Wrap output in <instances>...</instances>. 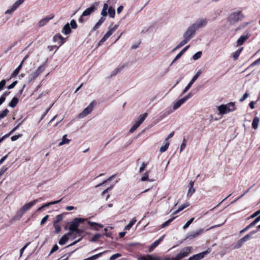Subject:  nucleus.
Masks as SVG:
<instances>
[{
    "instance_id": "obj_1",
    "label": "nucleus",
    "mask_w": 260,
    "mask_h": 260,
    "mask_svg": "<svg viewBox=\"0 0 260 260\" xmlns=\"http://www.w3.org/2000/svg\"><path fill=\"white\" fill-rule=\"evenodd\" d=\"M38 202V200H35L31 202L27 203L24 205L16 213L13 217V220H19L23 216L24 214L28 211L36 203Z\"/></svg>"
},
{
    "instance_id": "obj_2",
    "label": "nucleus",
    "mask_w": 260,
    "mask_h": 260,
    "mask_svg": "<svg viewBox=\"0 0 260 260\" xmlns=\"http://www.w3.org/2000/svg\"><path fill=\"white\" fill-rule=\"evenodd\" d=\"M244 18L241 11H237L230 13L227 18V21L231 24H235Z\"/></svg>"
},
{
    "instance_id": "obj_3",
    "label": "nucleus",
    "mask_w": 260,
    "mask_h": 260,
    "mask_svg": "<svg viewBox=\"0 0 260 260\" xmlns=\"http://www.w3.org/2000/svg\"><path fill=\"white\" fill-rule=\"evenodd\" d=\"M219 112L221 114H226L235 110V104L231 102L227 105H221L218 107Z\"/></svg>"
},
{
    "instance_id": "obj_4",
    "label": "nucleus",
    "mask_w": 260,
    "mask_h": 260,
    "mask_svg": "<svg viewBox=\"0 0 260 260\" xmlns=\"http://www.w3.org/2000/svg\"><path fill=\"white\" fill-rule=\"evenodd\" d=\"M208 22V20L206 18H199L191 25L197 30L205 27L207 25Z\"/></svg>"
},
{
    "instance_id": "obj_5",
    "label": "nucleus",
    "mask_w": 260,
    "mask_h": 260,
    "mask_svg": "<svg viewBox=\"0 0 260 260\" xmlns=\"http://www.w3.org/2000/svg\"><path fill=\"white\" fill-rule=\"evenodd\" d=\"M147 113H145L140 116L138 119L135 122V124L131 128L130 133H133L140 125L142 123L147 116Z\"/></svg>"
},
{
    "instance_id": "obj_6",
    "label": "nucleus",
    "mask_w": 260,
    "mask_h": 260,
    "mask_svg": "<svg viewBox=\"0 0 260 260\" xmlns=\"http://www.w3.org/2000/svg\"><path fill=\"white\" fill-rule=\"evenodd\" d=\"M85 219L81 218H76L71 222L69 226V230L71 232H75L78 228L80 223L83 222Z\"/></svg>"
},
{
    "instance_id": "obj_7",
    "label": "nucleus",
    "mask_w": 260,
    "mask_h": 260,
    "mask_svg": "<svg viewBox=\"0 0 260 260\" xmlns=\"http://www.w3.org/2000/svg\"><path fill=\"white\" fill-rule=\"evenodd\" d=\"M196 30L191 25L189 26L186 30L184 32L183 35V38H186L188 40H191L196 34Z\"/></svg>"
},
{
    "instance_id": "obj_8",
    "label": "nucleus",
    "mask_w": 260,
    "mask_h": 260,
    "mask_svg": "<svg viewBox=\"0 0 260 260\" xmlns=\"http://www.w3.org/2000/svg\"><path fill=\"white\" fill-rule=\"evenodd\" d=\"M94 102H92L83 111L78 115V118H83L90 114L93 109Z\"/></svg>"
},
{
    "instance_id": "obj_9",
    "label": "nucleus",
    "mask_w": 260,
    "mask_h": 260,
    "mask_svg": "<svg viewBox=\"0 0 260 260\" xmlns=\"http://www.w3.org/2000/svg\"><path fill=\"white\" fill-rule=\"evenodd\" d=\"M191 249V247H185L182 248L180 252L174 258V260H179L187 256L190 252Z\"/></svg>"
},
{
    "instance_id": "obj_10",
    "label": "nucleus",
    "mask_w": 260,
    "mask_h": 260,
    "mask_svg": "<svg viewBox=\"0 0 260 260\" xmlns=\"http://www.w3.org/2000/svg\"><path fill=\"white\" fill-rule=\"evenodd\" d=\"M45 70V67L44 66H40L36 71L31 73L28 77L29 82H30L36 78H37L39 75L42 73Z\"/></svg>"
},
{
    "instance_id": "obj_11",
    "label": "nucleus",
    "mask_w": 260,
    "mask_h": 260,
    "mask_svg": "<svg viewBox=\"0 0 260 260\" xmlns=\"http://www.w3.org/2000/svg\"><path fill=\"white\" fill-rule=\"evenodd\" d=\"M204 231L203 229H199L196 231L190 232L187 234L185 239H193L200 235Z\"/></svg>"
},
{
    "instance_id": "obj_12",
    "label": "nucleus",
    "mask_w": 260,
    "mask_h": 260,
    "mask_svg": "<svg viewBox=\"0 0 260 260\" xmlns=\"http://www.w3.org/2000/svg\"><path fill=\"white\" fill-rule=\"evenodd\" d=\"M202 73V71L201 70H199L196 75L193 77L191 81L189 82V83L188 84V85L186 86L185 89L183 90L181 95H183L184 94L191 86L192 84L195 82V81L198 79L199 76L201 75Z\"/></svg>"
},
{
    "instance_id": "obj_13",
    "label": "nucleus",
    "mask_w": 260,
    "mask_h": 260,
    "mask_svg": "<svg viewBox=\"0 0 260 260\" xmlns=\"http://www.w3.org/2000/svg\"><path fill=\"white\" fill-rule=\"evenodd\" d=\"M211 252L210 248H208L207 250L198 254H195L193 256L190 257L189 260H200L203 258L206 255Z\"/></svg>"
},
{
    "instance_id": "obj_14",
    "label": "nucleus",
    "mask_w": 260,
    "mask_h": 260,
    "mask_svg": "<svg viewBox=\"0 0 260 260\" xmlns=\"http://www.w3.org/2000/svg\"><path fill=\"white\" fill-rule=\"evenodd\" d=\"M98 6V3H94L90 7L86 9L84 11H83L82 14V17H85L90 15L91 13L96 10Z\"/></svg>"
},
{
    "instance_id": "obj_15",
    "label": "nucleus",
    "mask_w": 260,
    "mask_h": 260,
    "mask_svg": "<svg viewBox=\"0 0 260 260\" xmlns=\"http://www.w3.org/2000/svg\"><path fill=\"white\" fill-rule=\"evenodd\" d=\"M25 0H17L12 6L11 8L7 10L6 11V14H11L18 8L19 6L22 4Z\"/></svg>"
},
{
    "instance_id": "obj_16",
    "label": "nucleus",
    "mask_w": 260,
    "mask_h": 260,
    "mask_svg": "<svg viewBox=\"0 0 260 260\" xmlns=\"http://www.w3.org/2000/svg\"><path fill=\"white\" fill-rule=\"evenodd\" d=\"M25 0H17L12 6L11 8L7 10L6 11V14H11L18 8L19 6L22 4Z\"/></svg>"
},
{
    "instance_id": "obj_17",
    "label": "nucleus",
    "mask_w": 260,
    "mask_h": 260,
    "mask_svg": "<svg viewBox=\"0 0 260 260\" xmlns=\"http://www.w3.org/2000/svg\"><path fill=\"white\" fill-rule=\"evenodd\" d=\"M25 0H17L12 6L11 8L7 10L6 11V14H11L18 8L19 6L22 4Z\"/></svg>"
},
{
    "instance_id": "obj_18",
    "label": "nucleus",
    "mask_w": 260,
    "mask_h": 260,
    "mask_svg": "<svg viewBox=\"0 0 260 260\" xmlns=\"http://www.w3.org/2000/svg\"><path fill=\"white\" fill-rule=\"evenodd\" d=\"M54 18V15L51 16H47L43 19H41L38 22V26L41 27L45 25L50 20Z\"/></svg>"
},
{
    "instance_id": "obj_19",
    "label": "nucleus",
    "mask_w": 260,
    "mask_h": 260,
    "mask_svg": "<svg viewBox=\"0 0 260 260\" xmlns=\"http://www.w3.org/2000/svg\"><path fill=\"white\" fill-rule=\"evenodd\" d=\"M194 182L193 181H190L189 184V188L187 191V197H190L192 194L195 192V189L193 188Z\"/></svg>"
},
{
    "instance_id": "obj_20",
    "label": "nucleus",
    "mask_w": 260,
    "mask_h": 260,
    "mask_svg": "<svg viewBox=\"0 0 260 260\" xmlns=\"http://www.w3.org/2000/svg\"><path fill=\"white\" fill-rule=\"evenodd\" d=\"M165 236V235H163L158 240H156L155 242H154L152 244V245L150 246L149 249V252L152 251L156 246H157V245L159 244L160 241H161L162 240L164 239Z\"/></svg>"
},
{
    "instance_id": "obj_21",
    "label": "nucleus",
    "mask_w": 260,
    "mask_h": 260,
    "mask_svg": "<svg viewBox=\"0 0 260 260\" xmlns=\"http://www.w3.org/2000/svg\"><path fill=\"white\" fill-rule=\"evenodd\" d=\"M249 38V36H242L237 41V46L241 45L245 41H246Z\"/></svg>"
},
{
    "instance_id": "obj_22",
    "label": "nucleus",
    "mask_w": 260,
    "mask_h": 260,
    "mask_svg": "<svg viewBox=\"0 0 260 260\" xmlns=\"http://www.w3.org/2000/svg\"><path fill=\"white\" fill-rule=\"evenodd\" d=\"M149 175V171H147L145 173H144L143 174L142 176L141 177V178L140 179V180L142 182H144V181L151 182L152 180L149 179L148 178Z\"/></svg>"
},
{
    "instance_id": "obj_23",
    "label": "nucleus",
    "mask_w": 260,
    "mask_h": 260,
    "mask_svg": "<svg viewBox=\"0 0 260 260\" xmlns=\"http://www.w3.org/2000/svg\"><path fill=\"white\" fill-rule=\"evenodd\" d=\"M71 32V27L69 23H67L62 30V32L65 35H68Z\"/></svg>"
},
{
    "instance_id": "obj_24",
    "label": "nucleus",
    "mask_w": 260,
    "mask_h": 260,
    "mask_svg": "<svg viewBox=\"0 0 260 260\" xmlns=\"http://www.w3.org/2000/svg\"><path fill=\"white\" fill-rule=\"evenodd\" d=\"M159 258L154 257L152 255H147L146 256H142L139 258V260H159Z\"/></svg>"
},
{
    "instance_id": "obj_25",
    "label": "nucleus",
    "mask_w": 260,
    "mask_h": 260,
    "mask_svg": "<svg viewBox=\"0 0 260 260\" xmlns=\"http://www.w3.org/2000/svg\"><path fill=\"white\" fill-rule=\"evenodd\" d=\"M184 103H185L183 100L181 99L176 103H175L173 106V110H176L178 109Z\"/></svg>"
},
{
    "instance_id": "obj_26",
    "label": "nucleus",
    "mask_w": 260,
    "mask_h": 260,
    "mask_svg": "<svg viewBox=\"0 0 260 260\" xmlns=\"http://www.w3.org/2000/svg\"><path fill=\"white\" fill-rule=\"evenodd\" d=\"M259 122V118L258 117L255 116L254 118L252 123V126L253 129H256L257 128Z\"/></svg>"
},
{
    "instance_id": "obj_27",
    "label": "nucleus",
    "mask_w": 260,
    "mask_h": 260,
    "mask_svg": "<svg viewBox=\"0 0 260 260\" xmlns=\"http://www.w3.org/2000/svg\"><path fill=\"white\" fill-rule=\"evenodd\" d=\"M18 102V99L17 98L14 97L11 102L9 104V106L11 108H14L16 106Z\"/></svg>"
},
{
    "instance_id": "obj_28",
    "label": "nucleus",
    "mask_w": 260,
    "mask_h": 260,
    "mask_svg": "<svg viewBox=\"0 0 260 260\" xmlns=\"http://www.w3.org/2000/svg\"><path fill=\"white\" fill-rule=\"evenodd\" d=\"M108 10V5L107 3H105L104 4L102 12L101 15L102 16L106 17L107 15V10Z\"/></svg>"
},
{
    "instance_id": "obj_29",
    "label": "nucleus",
    "mask_w": 260,
    "mask_h": 260,
    "mask_svg": "<svg viewBox=\"0 0 260 260\" xmlns=\"http://www.w3.org/2000/svg\"><path fill=\"white\" fill-rule=\"evenodd\" d=\"M188 41L189 40L186 38H184V39L181 42H180V43L173 50V51L181 48L182 46L186 44Z\"/></svg>"
},
{
    "instance_id": "obj_30",
    "label": "nucleus",
    "mask_w": 260,
    "mask_h": 260,
    "mask_svg": "<svg viewBox=\"0 0 260 260\" xmlns=\"http://www.w3.org/2000/svg\"><path fill=\"white\" fill-rule=\"evenodd\" d=\"M67 135H65L62 137V139L61 140V141L59 143L58 145L59 146H61L64 144H69L70 142V140L67 139L66 138Z\"/></svg>"
},
{
    "instance_id": "obj_31",
    "label": "nucleus",
    "mask_w": 260,
    "mask_h": 260,
    "mask_svg": "<svg viewBox=\"0 0 260 260\" xmlns=\"http://www.w3.org/2000/svg\"><path fill=\"white\" fill-rule=\"evenodd\" d=\"M175 218H176V217H174V216L171 218L170 219H169V220H168L167 221L165 222L163 224H162L160 225V228L163 229V228H165L166 226H168L170 224V223L171 222H172L175 219Z\"/></svg>"
},
{
    "instance_id": "obj_32",
    "label": "nucleus",
    "mask_w": 260,
    "mask_h": 260,
    "mask_svg": "<svg viewBox=\"0 0 260 260\" xmlns=\"http://www.w3.org/2000/svg\"><path fill=\"white\" fill-rule=\"evenodd\" d=\"M69 238L67 237V235H63L58 241L59 244L63 245L68 241Z\"/></svg>"
},
{
    "instance_id": "obj_33",
    "label": "nucleus",
    "mask_w": 260,
    "mask_h": 260,
    "mask_svg": "<svg viewBox=\"0 0 260 260\" xmlns=\"http://www.w3.org/2000/svg\"><path fill=\"white\" fill-rule=\"evenodd\" d=\"M137 220L135 218H133L130 222L127 225H126L125 227H124V230H129L131 228L132 226L135 223V222H136Z\"/></svg>"
},
{
    "instance_id": "obj_34",
    "label": "nucleus",
    "mask_w": 260,
    "mask_h": 260,
    "mask_svg": "<svg viewBox=\"0 0 260 260\" xmlns=\"http://www.w3.org/2000/svg\"><path fill=\"white\" fill-rule=\"evenodd\" d=\"M108 14L111 18H113L115 15V9L112 7H108Z\"/></svg>"
},
{
    "instance_id": "obj_35",
    "label": "nucleus",
    "mask_w": 260,
    "mask_h": 260,
    "mask_svg": "<svg viewBox=\"0 0 260 260\" xmlns=\"http://www.w3.org/2000/svg\"><path fill=\"white\" fill-rule=\"evenodd\" d=\"M57 39H59L60 41L59 42V45H61L64 42V39L60 35H58L54 37L53 40L56 41Z\"/></svg>"
},
{
    "instance_id": "obj_36",
    "label": "nucleus",
    "mask_w": 260,
    "mask_h": 260,
    "mask_svg": "<svg viewBox=\"0 0 260 260\" xmlns=\"http://www.w3.org/2000/svg\"><path fill=\"white\" fill-rule=\"evenodd\" d=\"M170 143L169 142H165V144L164 146H161L160 148L159 151L161 153L165 152L168 149Z\"/></svg>"
},
{
    "instance_id": "obj_37",
    "label": "nucleus",
    "mask_w": 260,
    "mask_h": 260,
    "mask_svg": "<svg viewBox=\"0 0 260 260\" xmlns=\"http://www.w3.org/2000/svg\"><path fill=\"white\" fill-rule=\"evenodd\" d=\"M116 176V175H113L112 176H111V177H110L109 178H108L107 180H104L103 182H102L101 183L97 185L95 187H100V186H102L103 185H104L106 182H107V181H111L114 177L115 176Z\"/></svg>"
},
{
    "instance_id": "obj_38",
    "label": "nucleus",
    "mask_w": 260,
    "mask_h": 260,
    "mask_svg": "<svg viewBox=\"0 0 260 260\" xmlns=\"http://www.w3.org/2000/svg\"><path fill=\"white\" fill-rule=\"evenodd\" d=\"M102 237V235L100 234H95L93 237L90 240V242H96L98 239L101 238Z\"/></svg>"
},
{
    "instance_id": "obj_39",
    "label": "nucleus",
    "mask_w": 260,
    "mask_h": 260,
    "mask_svg": "<svg viewBox=\"0 0 260 260\" xmlns=\"http://www.w3.org/2000/svg\"><path fill=\"white\" fill-rule=\"evenodd\" d=\"M63 214H59L57 215L55 219L54 220L53 223H58L60 221H61L63 219Z\"/></svg>"
},
{
    "instance_id": "obj_40",
    "label": "nucleus",
    "mask_w": 260,
    "mask_h": 260,
    "mask_svg": "<svg viewBox=\"0 0 260 260\" xmlns=\"http://www.w3.org/2000/svg\"><path fill=\"white\" fill-rule=\"evenodd\" d=\"M242 50V48L237 50L233 54V58L234 60H237L241 53V51Z\"/></svg>"
},
{
    "instance_id": "obj_41",
    "label": "nucleus",
    "mask_w": 260,
    "mask_h": 260,
    "mask_svg": "<svg viewBox=\"0 0 260 260\" xmlns=\"http://www.w3.org/2000/svg\"><path fill=\"white\" fill-rule=\"evenodd\" d=\"M202 51H198L197 53H196L193 56H192V59L194 60H198L199 59L202 55Z\"/></svg>"
},
{
    "instance_id": "obj_42",
    "label": "nucleus",
    "mask_w": 260,
    "mask_h": 260,
    "mask_svg": "<svg viewBox=\"0 0 260 260\" xmlns=\"http://www.w3.org/2000/svg\"><path fill=\"white\" fill-rule=\"evenodd\" d=\"M53 226L55 229L54 233L58 234L61 231V228L58 223H53Z\"/></svg>"
},
{
    "instance_id": "obj_43",
    "label": "nucleus",
    "mask_w": 260,
    "mask_h": 260,
    "mask_svg": "<svg viewBox=\"0 0 260 260\" xmlns=\"http://www.w3.org/2000/svg\"><path fill=\"white\" fill-rule=\"evenodd\" d=\"M9 112V111L7 109H6L3 111L2 113H0V120L5 117L7 115Z\"/></svg>"
},
{
    "instance_id": "obj_44",
    "label": "nucleus",
    "mask_w": 260,
    "mask_h": 260,
    "mask_svg": "<svg viewBox=\"0 0 260 260\" xmlns=\"http://www.w3.org/2000/svg\"><path fill=\"white\" fill-rule=\"evenodd\" d=\"M194 218L193 217L191 218L186 223L183 225V229H186L189 226V225L193 222Z\"/></svg>"
},
{
    "instance_id": "obj_45",
    "label": "nucleus",
    "mask_w": 260,
    "mask_h": 260,
    "mask_svg": "<svg viewBox=\"0 0 260 260\" xmlns=\"http://www.w3.org/2000/svg\"><path fill=\"white\" fill-rule=\"evenodd\" d=\"M243 243H244L241 240V239L239 240L237 243L235 245L234 248L239 249L242 246Z\"/></svg>"
},
{
    "instance_id": "obj_46",
    "label": "nucleus",
    "mask_w": 260,
    "mask_h": 260,
    "mask_svg": "<svg viewBox=\"0 0 260 260\" xmlns=\"http://www.w3.org/2000/svg\"><path fill=\"white\" fill-rule=\"evenodd\" d=\"M71 25V27L73 28V29H76L78 27V25L77 24V23L76 22V21L74 19L72 20L71 21V22H70V26Z\"/></svg>"
},
{
    "instance_id": "obj_47",
    "label": "nucleus",
    "mask_w": 260,
    "mask_h": 260,
    "mask_svg": "<svg viewBox=\"0 0 260 260\" xmlns=\"http://www.w3.org/2000/svg\"><path fill=\"white\" fill-rule=\"evenodd\" d=\"M254 225H255L252 222L248 225H247L245 229L242 230L240 232V233H243V232H245L247 231V230H248L249 229H250V228H251L252 227H253Z\"/></svg>"
},
{
    "instance_id": "obj_48",
    "label": "nucleus",
    "mask_w": 260,
    "mask_h": 260,
    "mask_svg": "<svg viewBox=\"0 0 260 260\" xmlns=\"http://www.w3.org/2000/svg\"><path fill=\"white\" fill-rule=\"evenodd\" d=\"M88 223L91 226H92L93 225H96V226H98L99 227L101 228L103 227V225L102 224H101L100 223H96V222H94L88 221Z\"/></svg>"
},
{
    "instance_id": "obj_49",
    "label": "nucleus",
    "mask_w": 260,
    "mask_h": 260,
    "mask_svg": "<svg viewBox=\"0 0 260 260\" xmlns=\"http://www.w3.org/2000/svg\"><path fill=\"white\" fill-rule=\"evenodd\" d=\"M59 247L57 245L55 244L54 245L52 249H51L49 255H50L51 254H52L55 251H57Z\"/></svg>"
},
{
    "instance_id": "obj_50",
    "label": "nucleus",
    "mask_w": 260,
    "mask_h": 260,
    "mask_svg": "<svg viewBox=\"0 0 260 260\" xmlns=\"http://www.w3.org/2000/svg\"><path fill=\"white\" fill-rule=\"evenodd\" d=\"M123 69L122 67H119L117 69H116L113 72L112 74V76H115L117 74H118L119 72H120L121 70Z\"/></svg>"
},
{
    "instance_id": "obj_51",
    "label": "nucleus",
    "mask_w": 260,
    "mask_h": 260,
    "mask_svg": "<svg viewBox=\"0 0 260 260\" xmlns=\"http://www.w3.org/2000/svg\"><path fill=\"white\" fill-rule=\"evenodd\" d=\"M83 232V231L81 230V229H79V228L77 229V230L75 231V232H74V238L76 237L77 235L79 236H81V233Z\"/></svg>"
},
{
    "instance_id": "obj_52",
    "label": "nucleus",
    "mask_w": 260,
    "mask_h": 260,
    "mask_svg": "<svg viewBox=\"0 0 260 260\" xmlns=\"http://www.w3.org/2000/svg\"><path fill=\"white\" fill-rule=\"evenodd\" d=\"M182 54L180 52H179L173 59V61L170 64V66H171L176 61L179 59L182 56Z\"/></svg>"
},
{
    "instance_id": "obj_53",
    "label": "nucleus",
    "mask_w": 260,
    "mask_h": 260,
    "mask_svg": "<svg viewBox=\"0 0 260 260\" xmlns=\"http://www.w3.org/2000/svg\"><path fill=\"white\" fill-rule=\"evenodd\" d=\"M186 140L185 139H183L182 143L180 146V152H181L183 150H184L186 147Z\"/></svg>"
},
{
    "instance_id": "obj_54",
    "label": "nucleus",
    "mask_w": 260,
    "mask_h": 260,
    "mask_svg": "<svg viewBox=\"0 0 260 260\" xmlns=\"http://www.w3.org/2000/svg\"><path fill=\"white\" fill-rule=\"evenodd\" d=\"M21 123L18 124L15 127H14L13 129H12L9 134H6V135H7V138L11 135L12 134H13L21 125Z\"/></svg>"
},
{
    "instance_id": "obj_55",
    "label": "nucleus",
    "mask_w": 260,
    "mask_h": 260,
    "mask_svg": "<svg viewBox=\"0 0 260 260\" xmlns=\"http://www.w3.org/2000/svg\"><path fill=\"white\" fill-rule=\"evenodd\" d=\"M121 255L120 253L114 254L110 257V260H115V259L120 257Z\"/></svg>"
},
{
    "instance_id": "obj_56",
    "label": "nucleus",
    "mask_w": 260,
    "mask_h": 260,
    "mask_svg": "<svg viewBox=\"0 0 260 260\" xmlns=\"http://www.w3.org/2000/svg\"><path fill=\"white\" fill-rule=\"evenodd\" d=\"M189 205V204L187 202H186L185 203H184L183 205H182L181 207H180L178 208L179 211H182L183 209H184L185 208L188 207Z\"/></svg>"
},
{
    "instance_id": "obj_57",
    "label": "nucleus",
    "mask_w": 260,
    "mask_h": 260,
    "mask_svg": "<svg viewBox=\"0 0 260 260\" xmlns=\"http://www.w3.org/2000/svg\"><path fill=\"white\" fill-rule=\"evenodd\" d=\"M30 242H27L20 250V256H21L24 250L29 245Z\"/></svg>"
},
{
    "instance_id": "obj_58",
    "label": "nucleus",
    "mask_w": 260,
    "mask_h": 260,
    "mask_svg": "<svg viewBox=\"0 0 260 260\" xmlns=\"http://www.w3.org/2000/svg\"><path fill=\"white\" fill-rule=\"evenodd\" d=\"M103 23H102V22L100 21L99 20L97 22V23L95 24V25H94V26L93 27V30H95L96 29H97L98 28H99L100 26L102 25Z\"/></svg>"
},
{
    "instance_id": "obj_59",
    "label": "nucleus",
    "mask_w": 260,
    "mask_h": 260,
    "mask_svg": "<svg viewBox=\"0 0 260 260\" xmlns=\"http://www.w3.org/2000/svg\"><path fill=\"white\" fill-rule=\"evenodd\" d=\"M259 214H260V210L256 211L253 214H252L249 218L248 219L250 218H253L255 217L256 216H258Z\"/></svg>"
},
{
    "instance_id": "obj_60",
    "label": "nucleus",
    "mask_w": 260,
    "mask_h": 260,
    "mask_svg": "<svg viewBox=\"0 0 260 260\" xmlns=\"http://www.w3.org/2000/svg\"><path fill=\"white\" fill-rule=\"evenodd\" d=\"M48 217H49V215H47L45 216L42 218V220L41 221V222H40L41 225H43L45 223V222L47 220Z\"/></svg>"
},
{
    "instance_id": "obj_61",
    "label": "nucleus",
    "mask_w": 260,
    "mask_h": 260,
    "mask_svg": "<svg viewBox=\"0 0 260 260\" xmlns=\"http://www.w3.org/2000/svg\"><path fill=\"white\" fill-rule=\"evenodd\" d=\"M17 84V81H14L13 82H12L10 85H9L8 86V89H13L15 86V85Z\"/></svg>"
},
{
    "instance_id": "obj_62",
    "label": "nucleus",
    "mask_w": 260,
    "mask_h": 260,
    "mask_svg": "<svg viewBox=\"0 0 260 260\" xmlns=\"http://www.w3.org/2000/svg\"><path fill=\"white\" fill-rule=\"evenodd\" d=\"M146 165H147V164H145V162H143L142 164L141 167L139 168V172L140 173L142 172L145 170V168H146Z\"/></svg>"
},
{
    "instance_id": "obj_63",
    "label": "nucleus",
    "mask_w": 260,
    "mask_h": 260,
    "mask_svg": "<svg viewBox=\"0 0 260 260\" xmlns=\"http://www.w3.org/2000/svg\"><path fill=\"white\" fill-rule=\"evenodd\" d=\"M21 136H22L21 134H19V135H14V136H12L11 138V140L12 141H14L17 140L18 139L20 138Z\"/></svg>"
},
{
    "instance_id": "obj_64",
    "label": "nucleus",
    "mask_w": 260,
    "mask_h": 260,
    "mask_svg": "<svg viewBox=\"0 0 260 260\" xmlns=\"http://www.w3.org/2000/svg\"><path fill=\"white\" fill-rule=\"evenodd\" d=\"M260 64V58L257 59V60H255L254 62H253L251 64L250 67H253L256 65H258Z\"/></svg>"
}]
</instances>
